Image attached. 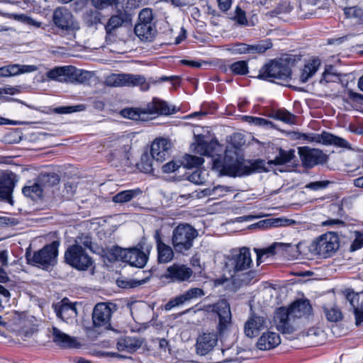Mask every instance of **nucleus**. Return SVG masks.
<instances>
[{
    "label": "nucleus",
    "mask_w": 363,
    "mask_h": 363,
    "mask_svg": "<svg viewBox=\"0 0 363 363\" xmlns=\"http://www.w3.org/2000/svg\"><path fill=\"white\" fill-rule=\"evenodd\" d=\"M310 140L327 145H333L339 147L350 148V144L344 138L327 132H323L321 134H315L310 138Z\"/></svg>",
    "instance_id": "nucleus-25"
},
{
    "label": "nucleus",
    "mask_w": 363,
    "mask_h": 363,
    "mask_svg": "<svg viewBox=\"0 0 363 363\" xmlns=\"http://www.w3.org/2000/svg\"><path fill=\"white\" fill-rule=\"evenodd\" d=\"M221 172L225 174L233 177L241 176L245 174V172L243 170L242 164L239 161L235 160L233 162L229 163L228 158L227 157L224 158ZM249 173H250V171L246 172V174Z\"/></svg>",
    "instance_id": "nucleus-31"
},
{
    "label": "nucleus",
    "mask_w": 363,
    "mask_h": 363,
    "mask_svg": "<svg viewBox=\"0 0 363 363\" xmlns=\"http://www.w3.org/2000/svg\"><path fill=\"white\" fill-rule=\"evenodd\" d=\"M320 65V60L318 58H314L306 62L301 71L300 80L302 83L306 82L311 78L318 69Z\"/></svg>",
    "instance_id": "nucleus-32"
},
{
    "label": "nucleus",
    "mask_w": 363,
    "mask_h": 363,
    "mask_svg": "<svg viewBox=\"0 0 363 363\" xmlns=\"http://www.w3.org/2000/svg\"><path fill=\"white\" fill-rule=\"evenodd\" d=\"M289 247V245L282 242H274L272 245L266 248H254V251L257 254V265L259 266L264 260V257H269L276 253L275 250L277 247L284 248Z\"/></svg>",
    "instance_id": "nucleus-33"
},
{
    "label": "nucleus",
    "mask_w": 363,
    "mask_h": 363,
    "mask_svg": "<svg viewBox=\"0 0 363 363\" xmlns=\"http://www.w3.org/2000/svg\"><path fill=\"white\" fill-rule=\"evenodd\" d=\"M292 7L289 2L284 1L280 3L275 10L272 11V15H277L284 13H289L291 11Z\"/></svg>",
    "instance_id": "nucleus-58"
},
{
    "label": "nucleus",
    "mask_w": 363,
    "mask_h": 363,
    "mask_svg": "<svg viewBox=\"0 0 363 363\" xmlns=\"http://www.w3.org/2000/svg\"><path fill=\"white\" fill-rule=\"evenodd\" d=\"M22 191L26 196L36 199L42 196L43 190L36 179L31 185L24 186Z\"/></svg>",
    "instance_id": "nucleus-39"
},
{
    "label": "nucleus",
    "mask_w": 363,
    "mask_h": 363,
    "mask_svg": "<svg viewBox=\"0 0 363 363\" xmlns=\"http://www.w3.org/2000/svg\"><path fill=\"white\" fill-rule=\"evenodd\" d=\"M280 342L281 339L278 333L267 332L259 337L257 347L261 350H268L276 347Z\"/></svg>",
    "instance_id": "nucleus-27"
},
{
    "label": "nucleus",
    "mask_w": 363,
    "mask_h": 363,
    "mask_svg": "<svg viewBox=\"0 0 363 363\" xmlns=\"http://www.w3.org/2000/svg\"><path fill=\"white\" fill-rule=\"evenodd\" d=\"M232 0H217L219 9L223 12L228 11L232 5Z\"/></svg>",
    "instance_id": "nucleus-64"
},
{
    "label": "nucleus",
    "mask_w": 363,
    "mask_h": 363,
    "mask_svg": "<svg viewBox=\"0 0 363 363\" xmlns=\"http://www.w3.org/2000/svg\"><path fill=\"white\" fill-rule=\"evenodd\" d=\"M125 20V14L121 13L118 15L111 16L106 25V31L111 34L116 29L121 27Z\"/></svg>",
    "instance_id": "nucleus-40"
},
{
    "label": "nucleus",
    "mask_w": 363,
    "mask_h": 363,
    "mask_svg": "<svg viewBox=\"0 0 363 363\" xmlns=\"http://www.w3.org/2000/svg\"><path fill=\"white\" fill-rule=\"evenodd\" d=\"M346 298L353 308L355 324L359 326L363 323V292L359 294L347 291Z\"/></svg>",
    "instance_id": "nucleus-21"
},
{
    "label": "nucleus",
    "mask_w": 363,
    "mask_h": 363,
    "mask_svg": "<svg viewBox=\"0 0 363 363\" xmlns=\"http://www.w3.org/2000/svg\"><path fill=\"white\" fill-rule=\"evenodd\" d=\"M245 121L250 123L254 124L257 126H269L272 127V122L263 118L255 116H245Z\"/></svg>",
    "instance_id": "nucleus-53"
},
{
    "label": "nucleus",
    "mask_w": 363,
    "mask_h": 363,
    "mask_svg": "<svg viewBox=\"0 0 363 363\" xmlns=\"http://www.w3.org/2000/svg\"><path fill=\"white\" fill-rule=\"evenodd\" d=\"M65 261L71 267L82 271L86 270L93 263L86 249L79 245H72L66 250Z\"/></svg>",
    "instance_id": "nucleus-8"
},
{
    "label": "nucleus",
    "mask_w": 363,
    "mask_h": 363,
    "mask_svg": "<svg viewBox=\"0 0 363 363\" xmlns=\"http://www.w3.org/2000/svg\"><path fill=\"white\" fill-rule=\"evenodd\" d=\"M88 72L78 69L73 66L56 67L46 73L47 77L50 80L60 82L74 83L82 82L83 75Z\"/></svg>",
    "instance_id": "nucleus-11"
},
{
    "label": "nucleus",
    "mask_w": 363,
    "mask_h": 363,
    "mask_svg": "<svg viewBox=\"0 0 363 363\" xmlns=\"http://www.w3.org/2000/svg\"><path fill=\"white\" fill-rule=\"evenodd\" d=\"M8 264L7 255L5 251H0V282L8 281V277L3 267Z\"/></svg>",
    "instance_id": "nucleus-52"
},
{
    "label": "nucleus",
    "mask_w": 363,
    "mask_h": 363,
    "mask_svg": "<svg viewBox=\"0 0 363 363\" xmlns=\"http://www.w3.org/2000/svg\"><path fill=\"white\" fill-rule=\"evenodd\" d=\"M121 115L124 118L133 121H144L146 113L145 108H127L121 111Z\"/></svg>",
    "instance_id": "nucleus-38"
},
{
    "label": "nucleus",
    "mask_w": 363,
    "mask_h": 363,
    "mask_svg": "<svg viewBox=\"0 0 363 363\" xmlns=\"http://www.w3.org/2000/svg\"><path fill=\"white\" fill-rule=\"evenodd\" d=\"M266 319L259 315H252L245 322L244 325V333L250 338L258 335L259 332L266 328Z\"/></svg>",
    "instance_id": "nucleus-22"
},
{
    "label": "nucleus",
    "mask_w": 363,
    "mask_h": 363,
    "mask_svg": "<svg viewBox=\"0 0 363 363\" xmlns=\"http://www.w3.org/2000/svg\"><path fill=\"white\" fill-rule=\"evenodd\" d=\"M146 114L171 115L176 112L174 107L171 108L164 101L155 98L145 108Z\"/></svg>",
    "instance_id": "nucleus-26"
},
{
    "label": "nucleus",
    "mask_w": 363,
    "mask_h": 363,
    "mask_svg": "<svg viewBox=\"0 0 363 363\" xmlns=\"http://www.w3.org/2000/svg\"><path fill=\"white\" fill-rule=\"evenodd\" d=\"M115 305L112 303H99L96 304L92 313V320L95 328H104L109 329L111 327V318L113 313L112 309Z\"/></svg>",
    "instance_id": "nucleus-14"
},
{
    "label": "nucleus",
    "mask_w": 363,
    "mask_h": 363,
    "mask_svg": "<svg viewBox=\"0 0 363 363\" xmlns=\"http://www.w3.org/2000/svg\"><path fill=\"white\" fill-rule=\"evenodd\" d=\"M143 343V341L140 338L125 337L118 340L116 347L120 352H127L132 354L138 350Z\"/></svg>",
    "instance_id": "nucleus-28"
},
{
    "label": "nucleus",
    "mask_w": 363,
    "mask_h": 363,
    "mask_svg": "<svg viewBox=\"0 0 363 363\" xmlns=\"http://www.w3.org/2000/svg\"><path fill=\"white\" fill-rule=\"evenodd\" d=\"M194 151L201 155L213 157L219 151L220 146L217 141L211 140L207 143L204 140L203 136L199 135L194 144Z\"/></svg>",
    "instance_id": "nucleus-24"
},
{
    "label": "nucleus",
    "mask_w": 363,
    "mask_h": 363,
    "mask_svg": "<svg viewBox=\"0 0 363 363\" xmlns=\"http://www.w3.org/2000/svg\"><path fill=\"white\" fill-rule=\"evenodd\" d=\"M172 143L168 139H155L150 149L152 157L156 162H162L169 157Z\"/></svg>",
    "instance_id": "nucleus-18"
},
{
    "label": "nucleus",
    "mask_w": 363,
    "mask_h": 363,
    "mask_svg": "<svg viewBox=\"0 0 363 363\" xmlns=\"http://www.w3.org/2000/svg\"><path fill=\"white\" fill-rule=\"evenodd\" d=\"M14 174L3 173L0 175V198L8 199L11 196L14 187Z\"/></svg>",
    "instance_id": "nucleus-29"
},
{
    "label": "nucleus",
    "mask_w": 363,
    "mask_h": 363,
    "mask_svg": "<svg viewBox=\"0 0 363 363\" xmlns=\"http://www.w3.org/2000/svg\"><path fill=\"white\" fill-rule=\"evenodd\" d=\"M312 311L308 301H295L289 308H279L274 317L277 329L284 334H291L295 330L296 319L310 315Z\"/></svg>",
    "instance_id": "nucleus-2"
},
{
    "label": "nucleus",
    "mask_w": 363,
    "mask_h": 363,
    "mask_svg": "<svg viewBox=\"0 0 363 363\" xmlns=\"http://www.w3.org/2000/svg\"><path fill=\"white\" fill-rule=\"evenodd\" d=\"M159 350H160V353L161 354H170V348L169 346V342L166 339H164V338L159 339Z\"/></svg>",
    "instance_id": "nucleus-63"
},
{
    "label": "nucleus",
    "mask_w": 363,
    "mask_h": 363,
    "mask_svg": "<svg viewBox=\"0 0 363 363\" xmlns=\"http://www.w3.org/2000/svg\"><path fill=\"white\" fill-rule=\"evenodd\" d=\"M7 67L10 77L23 73L35 72L38 69L35 65H21L18 64L9 65Z\"/></svg>",
    "instance_id": "nucleus-41"
},
{
    "label": "nucleus",
    "mask_w": 363,
    "mask_h": 363,
    "mask_svg": "<svg viewBox=\"0 0 363 363\" xmlns=\"http://www.w3.org/2000/svg\"><path fill=\"white\" fill-rule=\"evenodd\" d=\"M337 236L332 233L323 234L315 240L310 245V251L324 257L330 256L339 248Z\"/></svg>",
    "instance_id": "nucleus-9"
},
{
    "label": "nucleus",
    "mask_w": 363,
    "mask_h": 363,
    "mask_svg": "<svg viewBox=\"0 0 363 363\" xmlns=\"http://www.w3.org/2000/svg\"><path fill=\"white\" fill-rule=\"evenodd\" d=\"M155 159L152 157V155H149L147 152H145L141 155L140 163L138 164L139 168L141 169L145 173H150L152 172V162Z\"/></svg>",
    "instance_id": "nucleus-45"
},
{
    "label": "nucleus",
    "mask_w": 363,
    "mask_h": 363,
    "mask_svg": "<svg viewBox=\"0 0 363 363\" xmlns=\"http://www.w3.org/2000/svg\"><path fill=\"white\" fill-rule=\"evenodd\" d=\"M295 157L294 150H284L279 148V154L273 160H269L268 163L274 165H284L291 163Z\"/></svg>",
    "instance_id": "nucleus-34"
},
{
    "label": "nucleus",
    "mask_w": 363,
    "mask_h": 363,
    "mask_svg": "<svg viewBox=\"0 0 363 363\" xmlns=\"http://www.w3.org/2000/svg\"><path fill=\"white\" fill-rule=\"evenodd\" d=\"M81 106H62L55 109V112L60 114L70 113L79 111V108Z\"/></svg>",
    "instance_id": "nucleus-61"
},
{
    "label": "nucleus",
    "mask_w": 363,
    "mask_h": 363,
    "mask_svg": "<svg viewBox=\"0 0 363 363\" xmlns=\"http://www.w3.org/2000/svg\"><path fill=\"white\" fill-rule=\"evenodd\" d=\"M77 185L74 182H67L65 184L62 191V196L66 199H71L76 192Z\"/></svg>",
    "instance_id": "nucleus-54"
},
{
    "label": "nucleus",
    "mask_w": 363,
    "mask_h": 363,
    "mask_svg": "<svg viewBox=\"0 0 363 363\" xmlns=\"http://www.w3.org/2000/svg\"><path fill=\"white\" fill-rule=\"evenodd\" d=\"M152 11L149 8H145L141 10L138 15V22L140 23H153Z\"/></svg>",
    "instance_id": "nucleus-50"
},
{
    "label": "nucleus",
    "mask_w": 363,
    "mask_h": 363,
    "mask_svg": "<svg viewBox=\"0 0 363 363\" xmlns=\"http://www.w3.org/2000/svg\"><path fill=\"white\" fill-rule=\"evenodd\" d=\"M298 154L302 164L306 168H312L315 165L325 164L328 157L318 149H311L308 147H298Z\"/></svg>",
    "instance_id": "nucleus-15"
},
{
    "label": "nucleus",
    "mask_w": 363,
    "mask_h": 363,
    "mask_svg": "<svg viewBox=\"0 0 363 363\" xmlns=\"http://www.w3.org/2000/svg\"><path fill=\"white\" fill-rule=\"evenodd\" d=\"M249 47L245 43L235 44L231 49L234 54H246L249 53Z\"/></svg>",
    "instance_id": "nucleus-60"
},
{
    "label": "nucleus",
    "mask_w": 363,
    "mask_h": 363,
    "mask_svg": "<svg viewBox=\"0 0 363 363\" xmlns=\"http://www.w3.org/2000/svg\"><path fill=\"white\" fill-rule=\"evenodd\" d=\"M230 69L235 74L245 75L248 73V65L246 61L240 60L233 63Z\"/></svg>",
    "instance_id": "nucleus-46"
},
{
    "label": "nucleus",
    "mask_w": 363,
    "mask_h": 363,
    "mask_svg": "<svg viewBox=\"0 0 363 363\" xmlns=\"http://www.w3.org/2000/svg\"><path fill=\"white\" fill-rule=\"evenodd\" d=\"M140 194H142V191L140 189L122 191L116 194L113 197L112 201L114 203H123L130 201Z\"/></svg>",
    "instance_id": "nucleus-37"
},
{
    "label": "nucleus",
    "mask_w": 363,
    "mask_h": 363,
    "mask_svg": "<svg viewBox=\"0 0 363 363\" xmlns=\"http://www.w3.org/2000/svg\"><path fill=\"white\" fill-rule=\"evenodd\" d=\"M249 53L262 54L272 47L270 40H264L255 45H248Z\"/></svg>",
    "instance_id": "nucleus-44"
},
{
    "label": "nucleus",
    "mask_w": 363,
    "mask_h": 363,
    "mask_svg": "<svg viewBox=\"0 0 363 363\" xmlns=\"http://www.w3.org/2000/svg\"><path fill=\"white\" fill-rule=\"evenodd\" d=\"M234 20L240 25L247 26L248 21L246 18L245 12L242 10L240 7H237L235 9V15Z\"/></svg>",
    "instance_id": "nucleus-55"
},
{
    "label": "nucleus",
    "mask_w": 363,
    "mask_h": 363,
    "mask_svg": "<svg viewBox=\"0 0 363 363\" xmlns=\"http://www.w3.org/2000/svg\"><path fill=\"white\" fill-rule=\"evenodd\" d=\"M227 259V266L230 268L231 277L235 281L247 284L253 279L255 272L250 269L252 264L250 248L234 249Z\"/></svg>",
    "instance_id": "nucleus-1"
},
{
    "label": "nucleus",
    "mask_w": 363,
    "mask_h": 363,
    "mask_svg": "<svg viewBox=\"0 0 363 363\" xmlns=\"http://www.w3.org/2000/svg\"><path fill=\"white\" fill-rule=\"evenodd\" d=\"M91 238L85 234L79 235L77 237L75 243L74 245H83L84 246V248H91Z\"/></svg>",
    "instance_id": "nucleus-56"
},
{
    "label": "nucleus",
    "mask_w": 363,
    "mask_h": 363,
    "mask_svg": "<svg viewBox=\"0 0 363 363\" xmlns=\"http://www.w3.org/2000/svg\"><path fill=\"white\" fill-rule=\"evenodd\" d=\"M329 184L330 182L328 180L313 182L306 184V188L310 189L313 191H317L326 188Z\"/></svg>",
    "instance_id": "nucleus-57"
},
{
    "label": "nucleus",
    "mask_w": 363,
    "mask_h": 363,
    "mask_svg": "<svg viewBox=\"0 0 363 363\" xmlns=\"http://www.w3.org/2000/svg\"><path fill=\"white\" fill-rule=\"evenodd\" d=\"M37 180L42 187L43 190L45 189L52 187L57 185L60 182V177L56 173H42L40 174Z\"/></svg>",
    "instance_id": "nucleus-36"
},
{
    "label": "nucleus",
    "mask_w": 363,
    "mask_h": 363,
    "mask_svg": "<svg viewBox=\"0 0 363 363\" xmlns=\"http://www.w3.org/2000/svg\"><path fill=\"white\" fill-rule=\"evenodd\" d=\"M158 262L165 264L170 262L174 257L175 251L173 247L164 243L157 247Z\"/></svg>",
    "instance_id": "nucleus-35"
},
{
    "label": "nucleus",
    "mask_w": 363,
    "mask_h": 363,
    "mask_svg": "<svg viewBox=\"0 0 363 363\" xmlns=\"http://www.w3.org/2000/svg\"><path fill=\"white\" fill-rule=\"evenodd\" d=\"M323 312L326 319L330 322H337L342 319L341 311L335 306H324Z\"/></svg>",
    "instance_id": "nucleus-42"
},
{
    "label": "nucleus",
    "mask_w": 363,
    "mask_h": 363,
    "mask_svg": "<svg viewBox=\"0 0 363 363\" xmlns=\"http://www.w3.org/2000/svg\"><path fill=\"white\" fill-rule=\"evenodd\" d=\"M134 30L135 35L143 41H151L156 33L154 23H138Z\"/></svg>",
    "instance_id": "nucleus-30"
},
{
    "label": "nucleus",
    "mask_w": 363,
    "mask_h": 363,
    "mask_svg": "<svg viewBox=\"0 0 363 363\" xmlns=\"http://www.w3.org/2000/svg\"><path fill=\"white\" fill-rule=\"evenodd\" d=\"M204 162V160L201 157L186 155L183 157L182 162H180L185 168L191 169L194 167H199Z\"/></svg>",
    "instance_id": "nucleus-43"
},
{
    "label": "nucleus",
    "mask_w": 363,
    "mask_h": 363,
    "mask_svg": "<svg viewBox=\"0 0 363 363\" xmlns=\"http://www.w3.org/2000/svg\"><path fill=\"white\" fill-rule=\"evenodd\" d=\"M198 235V231L189 224L177 225L174 228L171 237V243L175 252L187 255Z\"/></svg>",
    "instance_id": "nucleus-3"
},
{
    "label": "nucleus",
    "mask_w": 363,
    "mask_h": 363,
    "mask_svg": "<svg viewBox=\"0 0 363 363\" xmlns=\"http://www.w3.org/2000/svg\"><path fill=\"white\" fill-rule=\"evenodd\" d=\"M180 167V163L175 161H171L164 164L162 167V172L164 173H170L177 170Z\"/></svg>",
    "instance_id": "nucleus-62"
},
{
    "label": "nucleus",
    "mask_w": 363,
    "mask_h": 363,
    "mask_svg": "<svg viewBox=\"0 0 363 363\" xmlns=\"http://www.w3.org/2000/svg\"><path fill=\"white\" fill-rule=\"evenodd\" d=\"M206 172L201 169H196L188 176V180L195 184H203L206 181Z\"/></svg>",
    "instance_id": "nucleus-48"
},
{
    "label": "nucleus",
    "mask_w": 363,
    "mask_h": 363,
    "mask_svg": "<svg viewBox=\"0 0 363 363\" xmlns=\"http://www.w3.org/2000/svg\"><path fill=\"white\" fill-rule=\"evenodd\" d=\"M193 274V270L186 264L174 263L167 267L165 277L172 282H189Z\"/></svg>",
    "instance_id": "nucleus-17"
},
{
    "label": "nucleus",
    "mask_w": 363,
    "mask_h": 363,
    "mask_svg": "<svg viewBox=\"0 0 363 363\" xmlns=\"http://www.w3.org/2000/svg\"><path fill=\"white\" fill-rule=\"evenodd\" d=\"M274 118L289 124L296 122V116L286 110H279L274 113Z\"/></svg>",
    "instance_id": "nucleus-47"
},
{
    "label": "nucleus",
    "mask_w": 363,
    "mask_h": 363,
    "mask_svg": "<svg viewBox=\"0 0 363 363\" xmlns=\"http://www.w3.org/2000/svg\"><path fill=\"white\" fill-rule=\"evenodd\" d=\"M52 341L59 347L64 348H78L81 344L77 340L63 333L56 327H53L51 331Z\"/></svg>",
    "instance_id": "nucleus-23"
},
{
    "label": "nucleus",
    "mask_w": 363,
    "mask_h": 363,
    "mask_svg": "<svg viewBox=\"0 0 363 363\" xmlns=\"http://www.w3.org/2000/svg\"><path fill=\"white\" fill-rule=\"evenodd\" d=\"M205 293L201 288H191L185 293L176 296L174 298L168 301L164 308L166 310H171L172 308L184 304L193 299L203 296Z\"/></svg>",
    "instance_id": "nucleus-20"
},
{
    "label": "nucleus",
    "mask_w": 363,
    "mask_h": 363,
    "mask_svg": "<svg viewBox=\"0 0 363 363\" xmlns=\"http://www.w3.org/2000/svg\"><path fill=\"white\" fill-rule=\"evenodd\" d=\"M291 61L289 57L270 61L260 69L257 78L270 82L287 81L291 74Z\"/></svg>",
    "instance_id": "nucleus-4"
},
{
    "label": "nucleus",
    "mask_w": 363,
    "mask_h": 363,
    "mask_svg": "<svg viewBox=\"0 0 363 363\" xmlns=\"http://www.w3.org/2000/svg\"><path fill=\"white\" fill-rule=\"evenodd\" d=\"M58 255V242H52L33 255L26 252L28 262L33 266L48 270L57 263Z\"/></svg>",
    "instance_id": "nucleus-5"
},
{
    "label": "nucleus",
    "mask_w": 363,
    "mask_h": 363,
    "mask_svg": "<svg viewBox=\"0 0 363 363\" xmlns=\"http://www.w3.org/2000/svg\"><path fill=\"white\" fill-rule=\"evenodd\" d=\"M233 188L227 186L218 185L212 187L213 199H218L232 192Z\"/></svg>",
    "instance_id": "nucleus-51"
},
{
    "label": "nucleus",
    "mask_w": 363,
    "mask_h": 363,
    "mask_svg": "<svg viewBox=\"0 0 363 363\" xmlns=\"http://www.w3.org/2000/svg\"><path fill=\"white\" fill-rule=\"evenodd\" d=\"M52 22L62 31H66L71 38H75V32L80 28L79 23L72 13L66 7H57L53 11Z\"/></svg>",
    "instance_id": "nucleus-6"
},
{
    "label": "nucleus",
    "mask_w": 363,
    "mask_h": 363,
    "mask_svg": "<svg viewBox=\"0 0 363 363\" xmlns=\"http://www.w3.org/2000/svg\"><path fill=\"white\" fill-rule=\"evenodd\" d=\"M345 14L347 18H357L363 22V9L359 7H350L345 9Z\"/></svg>",
    "instance_id": "nucleus-49"
},
{
    "label": "nucleus",
    "mask_w": 363,
    "mask_h": 363,
    "mask_svg": "<svg viewBox=\"0 0 363 363\" xmlns=\"http://www.w3.org/2000/svg\"><path fill=\"white\" fill-rule=\"evenodd\" d=\"M109 145L113 149L111 150L108 160L112 165L129 166L130 145L127 139H118L111 142Z\"/></svg>",
    "instance_id": "nucleus-12"
},
{
    "label": "nucleus",
    "mask_w": 363,
    "mask_h": 363,
    "mask_svg": "<svg viewBox=\"0 0 363 363\" xmlns=\"http://www.w3.org/2000/svg\"><path fill=\"white\" fill-rule=\"evenodd\" d=\"M113 254L116 259L138 268H143L145 266L149 255L148 252L145 253L137 247L123 249L118 247H114Z\"/></svg>",
    "instance_id": "nucleus-10"
},
{
    "label": "nucleus",
    "mask_w": 363,
    "mask_h": 363,
    "mask_svg": "<svg viewBox=\"0 0 363 363\" xmlns=\"http://www.w3.org/2000/svg\"><path fill=\"white\" fill-rule=\"evenodd\" d=\"M105 84L111 87L139 86L143 91H147L150 88V84L143 76L125 73L111 74L107 76Z\"/></svg>",
    "instance_id": "nucleus-7"
},
{
    "label": "nucleus",
    "mask_w": 363,
    "mask_h": 363,
    "mask_svg": "<svg viewBox=\"0 0 363 363\" xmlns=\"http://www.w3.org/2000/svg\"><path fill=\"white\" fill-rule=\"evenodd\" d=\"M117 1L118 0H92V4L98 9H104L115 4Z\"/></svg>",
    "instance_id": "nucleus-59"
},
{
    "label": "nucleus",
    "mask_w": 363,
    "mask_h": 363,
    "mask_svg": "<svg viewBox=\"0 0 363 363\" xmlns=\"http://www.w3.org/2000/svg\"><path fill=\"white\" fill-rule=\"evenodd\" d=\"M218 342L217 334L214 332H206L199 335L196 341V352L200 355L209 353Z\"/></svg>",
    "instance_id": "nucleus-19"
},
{
    "label": "nucleus",
    "mask_w": 363,
    "mask_h": 363,
    "mask_svg": "<svg viewBox=\"0 0 363 363\" xmlns=\"http://www.w3.org/2000/svg\"><path fill=\"white\" fill-rule=\"evenodd\" d=\"M207 311L216 313L218 316V330L220 333L226 330L231 325L232 315L230 304L225 299H221L214 304L206 306Z\"/></svg>",
    "instance_id": "nucleus-13"
},
{
    "label": "nucleus",
    "mask_w": 363,
    "mask_h": 363,
    "mask_svg": "<svg viewBox=\"0 0 363 363\" xmlns=\"http://www.w3.org/2000/svg\"><path fill=\"white\" fill-rule=\"evenodd\" d=\"M57 316L67 324L74 325L77 323V311L76 303H72L67 298L54 306Z\"/></svg>",
    "instance_id": "nucleus-16"
}]
</instances>
